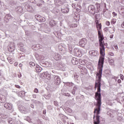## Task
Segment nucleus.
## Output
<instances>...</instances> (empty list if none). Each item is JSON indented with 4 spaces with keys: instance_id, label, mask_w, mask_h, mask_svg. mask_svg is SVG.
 <instances>
[{
    "instance_id": "f257e3e1",
    "label": "nucleus",
    "mask_w": 124,
    "mask_h": 124,
    "mask_svg": "<svg viewBox=\"0 0 124 124\" xmlns=\"http://www.w3.org/2000/svg\"><path fill=\"white\" fill-rule=\"evenodd\" d=\"M105 56H100L98 64L97 72H96V77L97 80L95 81L94 89L97 88V92L95 93V99L97 100L96 107L94 109V114L93 119L94 124H100V120L99 118L100 116L99 114H100V110L101 107V94L100 92L101 89L100 87H101V76L102 75V69L103 68V64L104 63V57Z\"/></svg>"
},
{
    "instance_id": "f03ea898",
    "label": "nucleus",
    "mask_w": 124,
    "mask_h": 124,
    "mask_svg": "<svg viewBox=\"0 0 124 124\" xmlns=\"http://www.w3.org/2000/svg\"><path fill=\"white\" fill-rule=\"evenodd\" d=\"M96 28L98 32V36L99 39V49H100V55L101 56H105V47L104 45H105L104 43V37L103 36V33L102 32V30H101L102 25H101V23L99 24H97Z\"/></svg>"
},
{
    "instance_id": "7ed1b4c3",
    "label": "nucleus",
    "mask_w": 124,
    "mask_h": 124,
    "mask_svg": "<svg viewBox=\"0 0 124 124\" xmlns=\"http://www.w3.org/2000/svg\"><path fill=\"white\" fill-rule=\"evenodd\" d=\"M88 11L89 12V13L90 14H92L93 15L94 14H95V8H94V6H90L88 7Z\"/></svg>"
},
{
    "instance_id": "20e7f679",
    "label": "nucleus",
    "mask_w": 124,
    "mask_h": 124,
    "mask_svg": "<svg viewBox=\"0 0 124 124\" xmlns=\"http://www.w3.org/2000/svg\"><path fill=\"white\" fill-rule=\"evenodd\" d=\"M54 84L55 85H60L61 84V78L58 76H55L54 77Z\"/></svg>"
},
{
    "instance_id": "39448f33",
    "label": "nucleus",
    "mask_w": 124,
    "mask_h": 124,
    "mask_svg": "<svg viewBox=\"0 0 124 124\" xmlns=\"http://www.w3.org/2000/svg\"><path fill=\"white\" fill-rule=\"evenodd\" d=\"M87 42H88L87 39L83 38L79 41V45L81 47H85V45L87 44Z\"/></svg>"
},
{
    "instance_id": "423d86ee",
    "label": "nucleus",
    "mask_w": 124,
    "mask_h": 124,
    "mask_svg": "<svg viewBox=\"0 0 124 124\" xmlns=\"http://www.w3.org/2000/svg\"><path fill=\"white\" fill-rule=\"evenodd\" d=\"M89 54H90V55H91V56L93 57H97V56L99 55L98 51L96 50L90 51H89Z\"/></svg>"
},
{
    "instance_id": "0eeeda50",
    "label": "nucleus",
    "mask_w": 124,
    "mask_h": 124,
    "mask_svg": "<svg viewBox=\"0 0 124 124\" xmlns=\"http://www.w3.org/2000/svg\"><path fill=\"white\" fill-rule=\"evenodd\" d=\"M74 54L77 57H80L81 56V52L79 51V49L78 48H75L74 49Z\"/></svg>"
},
{
    "instance_id": "6e6552de",
    "label": "nucleus",
    "mask_w": 124,
    "mask_h": 124,
    "mask_svg": "<svg viewBox=\"0 0 124 124\" xmlns=\"http://www.w3.org/2000/svg\"><path fill=\"white\" fill-rule=\"evenodd\" d=\"M72 63L74 65H76L77 64H78L79 63V61H78V59L76 58H73L72 60Z\"/></svg>"
},
{
    "instance_id": "1a4fd4ad",
    "label": "nucleus",
    "mask_w": 124,
    "mask_h": 124,
    "mask_svg": "<svg viewBox=\"0 0 124 124\" xmlns=\"http://www.w3.org/2000/svg\"><path fill=\"white\" fill-rule=\"evenodd\" d=\"M4 107H5V108L6 109H8V110H11V109H12V105L8 103H6L4 105Z\"/></svg>"
},
{
    "instance_id": "9d476101",
    "label": "nucleus",
    "mask_w": 124,
    "mask_h": 124,
    "mask_svg": "<svg viewBox=\"0 0 124 124\" xmlns=\"http://www.w3.org/2000/svg\"><path fill=\"white\" fill-rule=\"evenodd\" d=\"M54 59L55 61H60L62 59V56L59 54H55Z\"/></svg>"
},
{
    "instance_id": "9b49d317",
    "label": "nucleus",
    "mask_w": 124,
    "mask_h": 124,
    "mask_svg": "<svg viewBox=\"0 0 124 124\" xmlns=\"http://www.w3.org/2000/svg\"><path fill=\"white\" fill-rule=\"evenodd\" d=\"M87 61L86 60H82V59H79V63L81 65H85L86 63L87 62Z\"/></svg>"
},
{
    "instance_id": "f8f14e48",
    "label": "nucleus",
    "mask_w": 124,
    "mask_h": 124,
    "mask_svg": "<svg viewBox=\"0 0 124 124\" xmlns=\"http://www.w3.org/2000/svg\"><path fill=\"white\" fill-rule=\"evenodd\" d=\"M80 71L81 74H86V73H87V68L82 67L80 68Z\"/></svg>"
},
{
    "instance_id": "ddd939ff",
    "label": "nucleus",
    "mask_w": 124,
    "mask_h": 124,
    "mask_svg": "<svg viewBox=\"0 0 124 124\" xmlns=\"http://www.w3.org/2000/svg\"><path fill=\"white\" fill-rule=\"evenodd\" d=\"M108 31L110 33H114L115 32V27H108Z\"/></svg>"
},
{
    "instance_id": "4468645a",
    "label": "nucleus",
    "mask_w": 124,
    "mask_h": 124,
    "mask_svg": "<svg viewBox=\"0 0 124 124\" xmlns=\"http://www.w3.org/2000/svg\"><path fill=\"white\" fill-rule=\"evenodd\" d=\"M36 72H41V70H42V68L40 67L39 65H36V68H35Z\"/></svg>"
},
{
    "instance_id": "2eb2a0df",
    "label": "nucleus",
    "mask_w": 124,
    "mask_h": 124,
    "mask_svg": "<svg viewBox=\"0 0 124 124\" xmlns=\"http://www.w3.org/2000/svg\"><path fill=\"white\" fill-rule=\"evenodd\" d=\"M45 76L48 79V80H50L51 79V75H50L48 72L46 71L45 72Z\"/></svg>"
},
{
    "instance_id": "dca6fc26",
    "label": "nucleus",
    "mask_w": 124,
    "mask_h": 124,
    "mask_svg": "<svg viewBox=\"0 0 124 124\" xmlns=\"http://www.w3.org/2000/svg\"><path fill=\"white\" fill-rule=\"evenodd\" d=\"M57 23H56V21L54 20H51L50 22H49V25L51 26V27H54V26H55V25Z\"/></svg>"
},
{
    "instance_id": "f3484780",
    "label": "nucleus",
    "mask_w": 124,
    "mask_h": 124,
    "mask_svg": "<svg viewBox=\"0 0 124 124\" xmlns=\"http://www.w3.org/2000/svg\"><path fill=\"white\" fill-rule=\"evenodd\" d=\"M61 11H62V13H68V12H69V10L67 8L65 9H62Z\"/></svg>"
},
{
    "instance_id": "a211bd4d",
    "label": "nucleus",
    "mask_w": 124,
    "mask_h": 124,
    "mask_svg": "<svg viewBox=\"0 0 124 124\" xmlns=\"http://www.w3.org/2000/svg\"><path fill=\"white\" fill-rule=\"evenodd\" d=\"M116 22H117V19L115 18H113L111 19L110 23L111 25H115Z\"/></svg>"
},
{
    "instance_id": "6ab92c4d",
    "label": "nucleus",
    "mask_w": 124,
    "mask_h": 124,
    "mask_svg": "<svg viewBox=\"0 0 124 124\" xmlns=\"http://www.w3.org/2000/svg\"><path fill=\"white\" fill-rule=\"evenodd\" d=\"M39 20L40 22H45V21H46V19L44 17L40 16Z\"/></svg>"
},
{
    "instance_id": "aec40b11",
    "label": "nucleus",
    "mask_w": 124,
    "mask_h": 124,
    "mask_svg": "<svg viewBox=\"0 0 124 124\" xmlns=\"http://www.w3.org/2000/svg\"><path fill=\"white\" fill-rule=\"evenodd\" d=\"M9 51L11 52L12 53V52H14V50H15V48H14V47H10L8 49Z\"/></svg>"
},
{
    "instance_id": "412c9836",
    "label": "nucleus",
    "mask_w": 124,
    "mask_h": 124,
    "mask_svg": "<svg viewBox=\"0 0 124 124\" xmlns=\"http://www.w3.org/2000/svg\"><path fill=\"white\" fill-rule=\"evenodd\" d=\"M30 65L31 67H33V66H35V63L33 62H30Z\"/></svg>"
},
{
    "instance_id": "4be33fe9",
    "label": "nucleus",
    "mask_w": 124,
    "mask_h": 124,
    "mask_svg": "<svg viewBox=\"0 0 124 124\" xmlns=\"http://www.w3.org/2000/svg\"><path fill=\"white\" fill-rule=\"evenodd\" d=\"M18 13H22V12H23V8L20 7L18 9Z\"/></svg>"
},
{
    "instance_id": "5701e85b",
    "label": "nucleus",
    "mask_w": 124,
    "mask_h": 124,
    "mask_svg": "<svg viewBox=\"0 0 124 124\" xmlns=\"http://www.w3.org/2000/svg\"><path fill=\"white\" fill-rule=\"evenodd\" d=\"M38 3H41L42 4H43V3H44L45 2L43 0H38Z\"/></svg>"
},
{
    "instance_id": "b1692460",
    "label": "nucleus",
    "mask_w": 124,
    "mask_h": 124,
    "mask_svg": "<svg viewBox=\"0 0 124 124\" xmlns=\"http://www.w3.org/2000/svg\"><path fill=\"white\" fill-rule=\"evenodd\" d=\"M113 46H114L115 49H116V50H119V48L118 47V45L115 44Z\"/></svg>"
},
{
    "instance_id": "393cba45",
    "label": "nucleus",
    "mask_w": 124,
    "mask_h": 124,
    "mask_svg": "<svg viewBox=\"0 0 124 124\" xmlns=\"http://www.w3.org/2000/svg\"><path fill=\"white\" fill-rule=\"evenodd\" d=\"M119 2L122 3V4H124V0H118Z\"/></svg>"
},
{
    "instance_id": "a878e982",
    "label": "nucleus",
    "mask_w": 124,
    "mask_h": 124,
    "mask_svg": "<svg viewBox=\"0 0 124 124\" xmlns=\"http://www.w3.org/2000/svg\"><path fill=\"white\" fill-rule=\"evenodd\" d=\"M106 25L107 26H109L110 25V21H106Z\"/></svg>"
},
{
    "instance_id": "bb28decb",
    "label": "nucleus",
    "mask_w": 124,
    "mask_h": 124,
    "mask_svg": "<svg viewBox=\"0 0 124 124\" xmlns=\"http://www.w3.org/2000/svg\"><path fill=\"white\" fill-rule=\"evenodd\" d=\"M15 87L17 89H21V86H20L19 85H18L17 84L15 85Z\"/></svg>"
},
{
    "instance_id": "cd10ccee",
    "label": "nucleus",
    "mask_w": 124,
    "mask_h": 124,
    "mask_svg": "<svg viewBox=\"0 0 124 124\" xmlns=\"http://www.w3.org/2000/svg\"><path fill=\"white\" fill-rule=\"evenodd\" d=\"M34 93H38V89H37V88H35L34 90Z\"/></svg>"
},
{
    "instance_id": "c85d7f7f",
    "label": "nucleus",
    "mask_w": 124,
    "mask_h": 124,
    "mask_svg": "<svg viewBox=\"0 0 124 124\" xmlns=\"http://www.w3.org/2000/svg\"><path fill=\"white\" fill-rule=\"evenodd\" d=\"M109 63L112 65V64H114V60H111L109 61Z\"/></svg>"
},
{
    "instance_id": "c756f323",
    "label": "nucleus",
    "mask_w": 124,
    "mask_h": 124,
    "mask_svg": "<svg viewBox=\"0 0 124 124\" xmlns=\"http://www.w3.org/2000/svg\"><path fill=\"white\" fill-rule=\"evenodd\" d=\"M72 7H73V8L75 9V7H76V4H75V3H73V4H72Z\"/></svg>"
},
{
    "instance_id": "7c9ffc66",
    "label": "nucleus",
    "mask_w": 124,
    "mask_h": 124,
    "mask_svg": "<svg viewBox=\"0 0 124 124\" xmlns=\"http://www.w3.org/2000/svg\"><path fill=\"white\" fill-rule=\"evenodd\" d=\"M112 15L113 16V17H115L116 16H117L118 15L116 13L113 12L112 13Z\"/></svg>"
},
{
    "instance_id": "2f4dec72",
    "label": "nucleus",
    "mask_w": 124,
    "mask_h": 124,
    "mask_svg": "<svg viewBox=\"0 0 124 124\" xmlns=\"http://www.w3.org/2000/svg\"><path fill=\"white\" fill-rule=\"evenodd\" d=\"M95 23H96V26L97 25H98V24H100V23L98 22V20H95Z\"/></svg>"
},
{
    "instance_id": "473e14b6",
    "label": "nucleus",
    "mask_w": 124,
    "mask_h": 124,
    "mask_svg": "<svg viewBox=\"0 0 124 124\" xmlns=\"http://www.w3.org/2000/svg\"><path fill=\"white\" fill-rule=\"evenodd\" d=\"M77 24H73V28H76V27H77Z\"/></svg>"
},
{
    "instance_id": "72a5a7b5",
    "label": "nucleus",
    "mask_w": 124,
    "mask_h": 124,
    "mask_svg": "<svg viewBox=\"0 0 124 124\" xmlns=\"http://www.w3.org/2000/svg\"><path fill=\"white\" fill-rule=\"evenodd\" d=\"M120 78L122 80H124V75H120Z\"/></svg>"
},
{
    "instance_id": "f704fd0d",
    "label": "nucleus",
    "mask_w": 124,
    "mask_h": 124,
    "mask_svg": "<svg viewBox=\"0 0 124 124\" xmlns=\"http://www.w3.org/2000/svg\"><path fill=\"white\" fill-rule=\"evenodd\" d=\"M122 80L120 79H119L117 81V83H118V84H120V83H121Z\"/></svg>"
},
{
    "instance_id": "c9c22d12",
    "label": "nucleus",
    "mask_w": 124,
    "mask_h": 124,
    "mask_svg": "<svg viewBox=\"0 0 124 124\" xmlns=\"http://www.w3.org/2000/svg\"><path fill=\"white\" fill-rule=\"evenodd\" d=\"M15 66H17L18 65V62H16L14 63Z\"/></svg>"
},
{
    "instance_id": "e433bc0d",
    "label": "nucleus",
    "mask_w": 124,
    "mask_h": 124,
    "mask_svg": "<svg viewBox=\"0 0 124 124\" xmlns=\"http://www.w3.org/2000/svg\"><path fill=\"white\" fill-rule=\"evenodd\" d=\"M42 5V4L41 3H38L37 4V6H41Z\"/></svg>"
},
{
    "instance_id": "4c0bfd02",
    "label": "nucleus",
    "mask_w": 124,
    "mask_h": 124,
    "mask_svg": "<svg viewBox=\"0 0 124 124\" xmlns=\"http://www.w3.org/2000/svg\"><path fill=\"white\" fill-rule=\"evenodd\" d=\"M30 2H31V3H33V2H34V0H29Z\"/></svg>"
},
{
    "instance_id": "58836bf2",
    "label": "nucleus",
    "mask_w": 124,
    "mask_h": 124,
    "mask_svg": "<svg viewBox=\"0 0 124 124\" xmlns=\"http://www.w3.org/2000/svg\"><path fill=\"white\" fill-rule=\"evenodd\" d=\"M122 28H123V29H124V21L123 22V23L121 25Z\"/></svg>"
},
{
    "instance_id": "ea45409f",
    "label": "nucleus",
    "mask_w": 124,
    "mask_h": 124,
    "mask_svg": "<svg viewBox=\"0 0 124 124\" xmlns=\"http://www.w3.org/2000/svg\"><path fill=\"white\" fill-rule=\"evenodd\" d=\"M32 96H33V98H36V94H33Z\"/></svg>"
},
{
    "instance_id": "a19ab883",
    "label": "nucleus",
    "mask_w": 124,
    "mask_h": 124,
    "mask_svg": "<svg viewBox=\"0 0 124 124\" xmlns=\"http://www.w3.org/2000/svg\"><path fill=\"white\" fill-rule=\"evenodd\" d=\"M43 114H46V110H43Z\"/></svg>"
},
{
    "instance_id": "79ce46f5",
    "label": "nucleus",
    "mask_w": 124,
    "mask_h": 124,
    "mask_svg": "<svg viewBox=\"0 0 124 124\" xmlns=\"http://www.w3.org/2000/svg\"><path fill=\"white\" fill-rule=\"evenodd\" d=\"M114 37V35H111L109 37L110 38H113V37Z\"/></svg>"
},
{
    "instance_id": "37998d69",
    "label": "nucleus",
    "mask_w": 124,
    "mask_h": 124,
    "mask_svg": "<svg viewBox=\"0 0 124 124\" xmlns=\"http://www.w3.org/2000/svg\"><path fill=\"white\" fill-rule=\"evenodd\" d=\"M5 100H6V98H4V99L3 100V102H4V101H5Z\"/></svg>"
},
{
    "instance_id": "c03bdc74",
    "label": "nucleus",
    "mask_w": 124,
    "mask_h": 124,
    "mask_svg": "<svg viewBox=\"0 0 124 124\" xmlns=\"http://www.w3.org/2000/svg\"><path fill=\"white\" fill-rule=\"evenodd\" d=\"M1 21V18H0V21Z\"/></svg>"
},
{
    "instance_id": "a18cd8bd",
    "label": "nucleus",
    "mask_w": 124,
    "mask_h": 124,
    "mask_svg": "<svg viewBox=\"0 0 124 124\" xmlns=\"http://www.w3.org/2000/svg\"><path fill=\"white\" fill-rule=\"evenodd\" d=\"M22 64H19V66H20V65H21Z\"/></svg>"
},
{
    "instance_id": "49530a36",
    "label": "nucleus",
    "mask_w": 124,
    "mask_h": 124,
    "mask_svg": "<svg viewBox=\"0 0 124 124\" xmlns=\"http://www.w3.org/2000/svg\"><path fill=\"white\" fill-rule=\"evenodd\" d=\"M19 77H21V76H19Z\"/></svg>"
},
{
    "instance_id": "de8ad7c7",
    "label": "nucleus",
    "mask_w": 124,
    "mask_h": 124,
    "mask_svg": "<svg viewBox=\"0 0 124 124\" xmlns=\"http://www.w3.org/2000/svg\"><path fill=\"white\" fill-rule=\"evenodd\" d=\"M19 77H21V76H19Z\"/></svg>"
}]
</instances>
